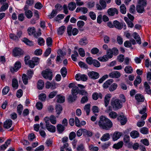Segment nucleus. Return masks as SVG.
Here are the masks:
<instances>
[{
    "label": "nucleus",
    "mask_w": 151,
    "mask_h": 151,
    "mask_svg": "<svg viewBox=\"0 0 151 151\" xmlns=\"http://www.w3.org/2000/svg\"><path fill=\"white\" fill-rule=\"evenodd\" d=\"M98 124L101 129L106 130L109 129L113 126L112 123L111 121L104 116L100 117Z\"/></svg>",
    "instance_id": "f257e3e1"
},
{
    "label": "nucleus",
    "mask_w": 151,
    "mask_h": 151,
    "mask_svg": "<svg viewBox=\"0 0 151 151\" xmlns=\"http://www.w3.org/2000/svg\"><path fill=\"white\" fill-rule=\"evenodd\" d=\"M111 49L108 50L106 54L103 57H100L98 59L101 62H106L109 59L111 58L113 56V54Z\"/></svg>",
    "instance_id": "f03ea898"
},
{
    "label": "nucleus",
    "mask_w": 151,
    "mask_h": 151,
    "mask_svg": "<svg viewBox=\"0 0 151 151\" xmlns=\"http://www.w3.org/2000/svg\"><path fill=\"white\" fill-rule=\"evenodd\" d=\"M42 76L46 79L51 80L52 78V74L50 69H47L43 71L42 73Z\"/></svg>",
    "instance_id": "7ed1b4c3"
},
{
    "label": "nucleus",
    "mask_w": 151,
    "mask_h": 151,
    "mask_svg": "<svg viewBox=\"0 0 151 151\" xmlns=\"http://www.w3.org/2000/svg\"><path fill=\"white\" fill-rule=\"evenodd\" d=\"M111 105L115 109H120L122 106L120 101L118 99L114 100V98H113L111 101Z\"/></svg>",
    "instance_id": "20e7f679"
},
{
    "label": "nucleus",
    "mask_w": 151,
    "mask_h": 151,
    "mask_svg": "<svg viewBox=\"0 0 151 151\" xmlns=\"http://www.w3.org/2000/svg\"><path fill=\"white\" fill-rule=\"evenodd\" d=\"M75 78L77 81H85L87 80V77L86 75L78 73L76 75Z\"/></svg>",
    "instance_id": "39448f33"
},
{
    "label": "nucleus",
    "mask_w": 151,
    "mask_h": 151,
    "mask_svg": "<svg viewBox=\"0 0 151 151\" xmlns=\"http://www.w3.org/2000/svg\"><path fill=\"white\" fill-rule=\"evenodd\" d=\"M13 53L15 57L20 56L23 54V52L20 48L16 47L13 50Z\"/></svg>",
    "instance_id": "423d86ee"
},
{
    "label": "nucleus",
    "mask_w": 151,
    "mask_h": 151,
    "mask_svg": "<svg viewBox=\"0 0 151 151\" xmlns=\"http://www.w3.org/2000/svg\"><path fill=\"white\" fill-rule=\"evenodd\" d=\"M108 14L110 16H113L115 14H118V12L115 8H111L109 9L107 11Z\"/></svg>",
    "instance_id": "0eeeda50"
},
{
    "label": "nucleus",
    "mask_w": 151,
    "mask_h": 151,
    "mask_svg": "<svg viewBox=\"0 0 151 151\" xmlns=\"http://www.w3.org/2000/svg\"><path fill=\"white\" fill-rule=\"evenodd\" d=\"M117 119L120 122L122 125H124L127 122V119L123 114H122L117 117Z\"/></svg>",
    "instance_id": "6e6552de"
},
{
    "label": "nucleus",
    "mask_w": 151,
    "mask_h": 151,
    "mask_svg": "<svg viewBox=\"0 0 151 151\" xmlns=\"http://www.w3.org/2000/svg\"><path fill=\"white\" fill-rule=\"evenodd\" d=\"M109 76L111 78H118L120 76L121 74L119 72L115 71L110 73Z\"/></svg>",
    "instance_id": "1a4fd4ad"
},
{
    "label": "nucleus",
    "mask_w": 151,
    "mask_h": 151,
    "mask_svg": "<svg viewBox=\"0 0 151 151\" xmlns=\"http://www.w3.org/2000/svg\"><path fill=\"white\" fill-rule=\"evenodd\" d=\"M21 67V65L20 62H17L15 64L14 68H11L10 70L12 72L17 71Z\"/></svg>",
    "instance_id": "9d476101"
},
{
    "label": "nucleus",
    "mask_w": 151,
    "mask_h": 151,
    "mask_svg": "<svg viewBox=\"0 0 151 151\" xmlns=\"http://www.w3.org/2000/svg\"><path fill=\"white\" fill-rule=\"evenodd\" d=\"M88 75L91 78L94 79L98 78L99 77V74L94 71L89 72L88 73Z\"/></svg>",
    "instance_id": "9b49d317"
},
{
    "label": "nucleus",
    "mask_w": 151,
    "mask_h": 151,
    "mask_svg": "<svg viewBox=\"0 0 151 151\" xmlns=\"http://www.w3.org/2000/svg\"><path fill=\"white\" fill-rule=\"evenodd\" d=\"M88 11L87 8L83 7L77 8L76 11L77 12H81L83 14H85Z\"/></svg>",
    "instance_id": "f8f14e48"
},
{
    "label": "nucleus",
    "mask_w": 151,
    "mask_h": 151,
    "mask_svg": "<svg viewBox=\"0 0 151 151\" xmlns=\"http://www.w3.org/2000/svg\"><path fill=\"white\" fill-rule=\"evenodd\" d=\"M28 9H25V7H24L25 14L28 19H30L32 16V13L31 10H28Z\"/></svg>",
    "instance_id": "ddd939ff"
},
{
    "label": "nucleus",
    "mask_w": 151,
    "mask_h": 151,
    "mask_svg": "<svg viewBox=\"0 0 151 151\" xmlns=\"http://www.w3.org/2000/svg\"><path fill=\"white\" fill-rule=\"evenodd\" d=\"M122 133L119 132H114L112 136L113 141H115L121 137Z\"/></svg>",
    "instance_id": "4468645a"
},
{
    "label": "nucleus",
    "mask_w": 151,
    "mask_h": 151,
    "mask_svg": "<svg viewBox=\"0 0 151 151\" xmlns=\"http://www.w3.org/2000/svg\"><path fill=\"white\" fill-rule=\"evenodd\" d=\"M46 127L47 129L50 132H55V127L50 124L46 125Z\"/></svg>",
    "instance_id": "2eb2a0df"
},
{
    "label": "nucleus",
    "mask_w": 151,
    "mask_h": 151,
    "mask_svg": "<svg viewBox=\"0 0 151 151\" xmlns=\"http://www.w3.org/2000/svg\"><path fill=\"white\" fill-rule=\"evenodd\" d=\"M12 124V121L10 119H8L4 122V127L5 128L9 129L11 127Z\"/></svg>",
    "instance_id": "dca6fc26"
},
{
    "label": "nucleus",
    "mask_w": 151,
    "mask_h": 151,
    "mask_svg": "<svg viewBox=\"0 0 151 151\" xmlns=\"http://www.w3.org/2000/svg\"><path fill=\"white\" fill-rule=\"evenodd\" d=\"M136 100L138 102H142L144 101V97L142 94L140 93H138L136 94L135 96Z\"/></svg>",
    "instance_id": "f3484780"
},
{
    "label": "nucleus",
    "mask_w": 151,
    "mask_h": 151,
    "mask_svg": "<svg viewBox=\"0 0 151 151\" xmlns=\"http://www.w3.org/2000/svg\"><path fill=\"white\" fill-rule=\"evenodd\" d=\"M113 24L116 28L119 29H121L123 27V24L116 20L114 22Z\"/></svg>",
    "instance_id": "a211bd4d"
},
{
    "label": "nucleus",
    "mask_w": 151,
    "mask_h": 151,
    "mask_svg": "<svg viewBox=\"0 0 151 151\" xmlns=\"http://www.w3.org/2000/svg\"><path fill=\"white\" fill-rule=\"evenodd\" d=\"M28 34L29 35H34L36 32V29L34 27H29L27 29Z\"/></svg>",
    "instance_id": "6ab92c4d"
},
{
    "label": "nucleus",
    "mask_w": 151,
    "mask_h": 151,
    "mask_svg": "<svg viewBox=\"0 0 151 151\" xmlns=\"http://www.w3.org/2000/svg\"><path fill=\"white\" fill-rule=\"evenodd\" d=\"M110 138L109 133H106L104 134L101 138L100 139L102 141H106L108 140Z\"/></svg>",
    "instance_id": "aec40b11"
},
{
    "label": "nucleus",
    "mask_w": 151,
    "mask_h": 151,
    "mask_svg": "<svg viewBox=\"0 0 151 151\" xmlns=\"http://www.w3.org/2000/svg\"><path fill=\"white\" fill-rule=\"evenodd\" d=\"M92 97L94 100H96L99 98H100L101 99H102V95L100 93H98L96 92H95L93 93Z\"/></svg>",
    "instance_id": "412c9836"
},
{
    "label": "nucleus",
    "mask_w": 151,
    "mask_h": 151,
    "mask_svg": "<svg viewBox=\"0 0 151 151\" xmlns=\"http://www.w3.org/2000/svg\"><path fill=\"white\" fill-rule=\"evenodd\" d=\"M111 97V94H108L105 96L104 98L105 106L107 107L109 104L110 99Z\"/></svg>",
    "instance_id": "4be33fe9"
},
{
    "label": "nucleus",
    "mask_w": 151,
    "mask_h": 151,
    "mask_svg": "<svg viewBox=\"0 0 151 151\" xmlns=\"http://www.w3.org/2000/svg\"><path fill=\"white\" fill-rule=\"evenodd\" d=\"M113 80L112 79H109L106 81L103 84V86L104 88H108L113 82Z\"/></svg>",
    "instance_id": "5701e85b"
},
{
    "label": "nucleus",
    "mask_w": 151,
    "mask_h": 151,
    "mask_svg": "<svg viewBox=\"0 0 151 151\" xmlns=\"http://www.w3.org/2000/svg\"><path fill=\"white\" fill-rule=\"evenodd\" d=\"M134 38L136 40L137 42L139 44L141 43V38L137 32H134L133 34Z\"/></svg>",
    "instance_id": "b1692460"
},
{
    "label": "nucleus",
    "mask_w": 151,
    "mask_h": 151,
    "mask_svg": "<svg viewBox=\"0 0 151 151\" xmlns=\"http://www.w3.org/2000/svg\"><path fill=\"white\" fill-rule=\"evenodd\" d=\"M88 43V40L85 37L81 38L79 41V44L81 45H86Z\"/></svg>",
    "instance_id": "393cba45"
},
{
    "label": "nucleus",
    "mask_w": 151,
    "mask_h": 151,
    "mask_svg": "<svg viewBox=\"0 0 151 151\" xmlns=\"http://www.w3.org/2000/svg\"><path fill=\"white\" fill-rule=\"evenodd\" d=\"M145 6L140 5H138L136 7V10L137 12L139 13H143L145 11L144 7Z\"/></svg>",
    "instance_id": "a878e982"
},
{
    "label": "nucleus",
    "mask_w": 151,
    "mask_h": 151,
    "mask_svg": "<svg viewBox=\"0 0 151 151\" xmlns=\"http://www.w3.org/2000/svg\"><path fill=\"white\" fill-rule=\"evenodd\" d=\"M144 84L145 88V91L148 94H151V89H150V86L147 82H145Z\"/></svg>",
    "instance_id": "bb28decb"
},
{
    "label": "nucleus",
    "mask_w": 151,
    "mask_h": 151,
    "mask_svg": "<svg viewBox=\"0 0 151 151\" xmlns=\"http://www.w3.org/2000/svg\"><path fill=\"white\" fill-rule=\"evenodd\" d=\"M124 70L126 73L130 74L132 73L133 69L131 66L128 65L125 67Z\"/></svg>",
    "instance_id": "cd10ccee"
},
{
    "label": "nucleus",
    "mask_w": 151,
    "mask_h": 151,
    "mask_svg": "<svg viewBox=\"0 0 151 151\" xmlns=\"http://www.w3.org/2000/svg\"><path fill=\"white\" fill-rule=\"evenodd\" d=\"M55 110L57 114L59 115L61 113L63 110L62 106L60 104L56 105L55 107Z\"/></svg>",
    "instance_id": "c85d7f7f"
},
{
    "label": "nucleus",
    "mask_w": 151,
    "mask_h": 151,
    "mask_svg": "<svg viewBox=\"0 0 151 151\" xmlns=\"http://www.w3.org/2000/svg\"><path fill=\"white\" fill-rule=\"evenodd\" d=\"M46 88L48 89L50 88H56L55 84L53 83H51L49 82H47L46 83Z\"/></svg>",
    "instance_id": "c756f323"
},
{
    "label": "nucleus",
    "mask_w": 151,
    "mask_h": 151,
    "mask_svg": "<svg viewBox=\"0 0 151 151\" xmlns=\"http://www.w3.org/2000/svg\"><path fill=\"white\" fill-rule=\"evenodd\" d=\"M57 130L59 133H61L65 129L64 127L61 124H58L57 126Z\"/></svg>",
    "instance_id": "7c9ffc66"
},
{
    "label": "nucleus",
    "mask_w": 151,
    "mask_h": 151,
    "mask_svg": "<svg viewBox=\"0 0 151 151\" xmlns=\"http://www.w3.org/2000/svg\"><path fill=\"white\" fill-rule=\"evenodd\" d=\"M34 3V0H26L24 7L25 9L29 8V6L32 5Z\"/></svg>",
    "instance_id": "2f4dec72"
},
{
    "label": "nucleus",
    "mask_w": 151,
    "mask_h": 151,
    "mask_svg": "<svg viewBox=\"0 0 151 151\" xmlns=\"http://www.w3.org/2000/svg\"><path fill=\"white\" fill-rule=\"evenodd\" d=\"M69 9L71 11L74 10L76 7V3L73 2L70 3L68 6Z\"/></svg>",
    "instance_id": "473e14b6"
},
{
    "label": "nucleus",
    "mask_w": 151,
    "mask_h": 151,
    "mask_svg": "<svg viewBox=\"0 0 151 151\" xmlns=\"http://www.w3.org/2000/svg\"><path fill=\"white\" fill-rule=\"evenodd\" d=\"M131 137L133 138H136L139 136V134L138 132L136 131H133L130 133Z\"/></svg>",
    "instance_id": "72a5a7b5"
},
{
    "label": "nucleus",
    "mask_w": 151,
    "mask_h": 151,
    "mask_svg": "<svg viewBox=\"0 0 151 151\" xmlns=\"http://www.w3.org/2000/svg\"><path fill=\"white\" fill-rule=\"evenodd\" d=\"M37 88L39 89H42L44 86V83L42 80H39L37 82Z\"/></svg>",
    "instance_id": "f704fd0d"
},
{
    "label": "nucleus",
    "mask_w": 151,
    "mask_h": 151,
    "mask_svg": "<svg viewBox=\"0 0 151 151\" xmlns=\"http://www.w3.org/2000/svg\"><path fill=\"white\" fill-rule=\"evenodd\" d=\"M57 102L59 103H63L65 100V98L63 96L59 95L57 96Z\"/></svg>",
    "instance_id": "c9c22d12"
},
{
    "label": "nucleus",
    "mask_w": 151,
    "mask_h": 151,
    "mask_svg": "<svg viewBox=\"0 0 151 151\" xmlns=\"http://www.w3.org/2000/svg\"><path fill=\"white\" fill-rule=\"evenodd\" d=\"M123 143L122 141H120L117 144H114L113 145V147L116 149H118L122 147Z\"/></svg>",
    "instance_id": "e433bc0d"
},
{
    "label": "nucleus",
    "mask_w": 151,
    "mask_h": 151,
    "mask_svg": "<svg viewBox=\"0 0 151 151\" xmlns=\"http://www.w3.org/2000/svg\"><path fill=\"white\" fill-rule=\"evenodd\" d=\"M78 88L76 86L74 87L72 89L71 93L73 96H76V95L78 93Z\"/></svg>",
    "instance_id": "4c0bfd02"
},
{
    "label": "nucleus",
    "mask_w": 151,
    "mask_h": 151,
    "mask_svg": "<svg viewBox=\"0 0 151 151\" xmlns=\"http://www.w3.org/2000/svg\"><path fill=\"white\" fill-rule=\"evenodd\" d=\"M12 87L15 89H17L18 86V82L17 80L13 79L12 81Z\"/></svg>",
    "instance_id": "58836bf2"
},
{
    "label": "nucleus",
    "mask_w": 151,
    "mask_h": 151,
    "mask_svg": "<svg viewBox=\"0 0 151 151\" xmlns=\"http://www.w3.org/2000/svg\"><path fill=\"white\" fill-rule=\"evenodd\" d=\"M23 42L26 44L27 45L29 46H31L33 45V42L29 40L26 38H24L22 40Z\"/></svg>",
    "instance_id": "ea45409f"
},
{
    "label": "nucleus",
    "mask_w": 151,
    "mask_h": 151,
    "mask_svg": "<svg viewBox=\"0 0 151 151\" xmlns=\"http://www.w3.org/2000/svg\"><path fill=\"white\" fill-rule=\"evenodd\" d=\"M141 82V78L139 76H137L135 80L134 81V84L135 86H137V84H140Z\"/></svg>",
    "instance_id": "a19ab883"
},
{
    "label": "nucleus",
    "mask_w": 151,
    "mask_h": 151,
    "mask_svg": "<svg viewBox=\"0 0 151 151\" xmlns=\"http://www.w3.org/2000/svg\"><path fill=\"white\" fill-rule=\"evenodd\" d=\"M144 55H141L139 57H135L134 59L135 62L137 64L140 63L141 60H142L144 58Z\"/></svg>",
    "instance_id": "79ce46f5"
},
{
    "label": "nucleus",
    "mask_w": 151,
    "mask_h": 151,
    "mask_svg": "<svg viewBox=\"0 0 151 151\" xmlns=\"http://www.w3.org/2000/svg\"><path fill=\"white\" fill-rule=\"evenodd\" d=\"M117 86V84L116 83H114L109 87V90L110 91H113L116 89Z\"/></svg>",
    "instance_id": "37998d69"
},
{
    "label": "nucleus",
    "mask_w": 151,
    "mask_h": 151,
    "mask_svg": "<svg viewBox=\"0 0 151 151\" xmlns=\"http://www.w3.org/2000/svg\"><path fill=\"white\" fill-rule=\"evenodd\" d=\"M65 28V27L64 26H62L60 27L58 30V34L60 35H62L64 32Z\"/></svg>",
    "instance_id": "c03bdc74"
},
{
    "label": "nucleus",
    "mask_w": 151,
    "mask_h": 151,
    "mask_svg": "<svg viewBox=\"0 0 151 151\" xmlns=\"http://www.w3.org/2000/svg\"><path fill=\"white\" fill-rule=\"evenodd\" d=\"M22 78L24 83L25 84H27L28 82V80L29 79L27 75L25 74H23Z\"/></svg>",
    "instance_id": "a18cd8bd"
},
{
    "label": "nucleus",
    "mask_w": 151,
    "mask_h": 151,
    "mask_svg": "<svg viewBox=\"0 0 151 151\" xmlns=\"http://www.w3.org/2000/svg\"><path fill=\"white\" fill-rule=\"evenodd\" d=\"M90 104H86L84 107V110L86 111L87 115H88L90 111Z\"/></svg>",
    "instance_id": "49530a36"
},
{
    "label": "nucleus",
    "mask_w": 151,
    "mask_h": 151,
    "mask_svg": "<svg viewBox=\"0 0 151 151\" xmlns=\"http://www.w3.org/2000/svg\"><path fill=\"white\" fill-rule=\"evenodd\" d=\"M109 116L111 118L115 119L117 117V114L116 112L112 111L109 113Z\"/></svg>",
    "instance_id": "de8ad7c7"
},
{
    "label": "nucleus",
    "mask_w": 151,
    "mask_h": 151,
    "mask_svg": "<svg viewBox=\"0 0 151 151\" xmlns=\"http://www.w3.org/2000/svg\"><path fill=\"white\" fill-rule=\"evenodd\" d=\"M62 76L63 77L66 76L67 74V71L66 68L64 67H63L60 70Z\"/></svg>",
    "instance_id": "09e8293b"
},
{
    "label": "nucleus",
    "mask_w": 151,
    "mask_h": 151,
    "mask_svg": "<svg viewBox=\"0 0 151 151\" xmlns=\"http://www.w3.org/2000/svg\"><path fill=\"white\" fill-rule=\"evenodd\" d=\"M50 121L52 124H56L57 122L56 118L54 115H51L50 117Z\"/></svg>",
    "instance_id": "8fccbe9b"
},
{
    "label": "nucleus",
    "mask_w": 151,
    "mask_h": 151,
    "mask_svg": "<svg viewBox=\"0 0 151 151\" xmlns=\"http://www.w3.org/2000/svg\"><path fill=\"white\" fill-rule=\"evenodd\" d=\"M73 29L72 26L71 25H69L68 27L67 28V32L68 36H71L72 35Z\"/></svg>",
    "instance_id": "3c124183"
},
{
    "label": "nucleus",
    "mask_w": 151,
    "mask_h": 151,
    "mask_svg": "<svg viewBox=\"0 0 151 151\" xmlns=\"http://www.w3.org/2000/svg\"><path fill=\"white\" fill-rule=\"evenodd\" d=\"M120 11L123 14H125L126 12V8L124 4H122L120 7Z\"/></svg>",
    "instance_id": "603ef678"
},
{
    "label": "nucleus",
    "mask_w": 151,
    "mask_h": 151,
    "mask_svg": "<svg viewBox=\"0 0 151 151\" xmlns=\"http://www.w3.org/2000/svg\"><path fill=\"white\" fill-rule=\"evenodd\" d=\"M9 37L10 38L13 40L17 41L19 39L17 35L13 33H11L9 35Z\"/></svg>",
    "instance_id": "864d4df0"
},
{
    "label": "nucleus",
    "mask_w": 151,
    "mask_h": 151,
    "mask_svg": "<svg viewBox=\"0 0 151 151\" xmlns=\"http://www.w3.org/2000/svg\"><path fill=\"white\" fill-rule=\"evenodd\" d=\"M78 56V54L77 52L74 51V54L71 55V58L73 60L76 61H77V57Z\"/></svg>",
    "instance_id": "5fc2aeb1"
},
{
    "label": "nucleus",
    "mask_w": 151,
    "mask_h": 151,
    "mask_svg": "<svg viewBox=\"0 0 151 151\" xmlns=\"http://www.w3.org/2000/svg\"><path fill=\"white\" fill-rule=\"evenodd\" d=\"M83 134L88 137L91 136L92 135V133L89 130H87L85 129L83 130Z\"/></svg>",
    "instance_id": "6e6d98bb"
},
{
    "label": "nucleus",
    "mask_w": 151,
    "mask_h": 151,
    "mask_svg": "<svg viewBox=\"0 0 151 151\" xmlns=\"http://www.w3.org/2000/svg\"><path fill=\"white\" fill-rule=\"evenodd\" d=\"M9 90V88L7 86L5 87L3 89L2 91V94L5 95L6 94Z\"/></svg>",
    "instance_id": "4d7b16f0"
},
{
    "label": "nucleus",
    "mask_w": 151,
    "mask_h": 151,
    "mask_svg": "<svg viewBox=\"0 0 151 151\" xmlns=\"http://www.w3.org/2000/svg\"><path fill=\"white\" fill-rule=\"evenodd\" d=\"M52 41L50 37L47 38L46 39V44L48 47H51L52 45Z\"/></svg>",
    "instance_id": "13d9d810"
},
{
    "label": "nucleus",
    "mask_w": 151,
    "mask_h": 151,
    "mask_svg": "<svg viewBox=\"0 0 151 151\" xmlns=\"http://www.w3.org/2000/svg\"><path fill=\"white\" fill-rule=\"evenodd\" d=\"M8 5L7 3H6L4 4L1 7L0 11L4 12L5 11L8 9Z\"/></svg>",
    "instance_id": "bf43d9fd"
},
{
    "label": "nucleus",
    "mask_w": 151,
    "mask_h": 151,
    "mask_svg": "<svg viewBox=\"0 0 151 151\" xmlns=\"http://www.w3.org/2000/svg\"><path fill=\"white\" fill-rule=\"evenodd\" d=\"M46 95L44 93H41L39 96V99L42 101H45L46 100Z\"/></svg>",
    "instance_id": "052dcab7"
},
{
    "label": "nucleus",
    "mask_w": 151,
    "mask_h": 151,
    "mask_svg": "<svg viewBox=\"0 0 151 151\" xmlns=\"http://www.w3.org/2000/svg\"><path fill=\"white\" fill-rule=\"evenodd\" d=\"M89 149L92 151H98L99 150L98 147L94 146L92 145L89 146Z\"/></svg>",
    "instance_id": "680f3d73"
},
{
    "label": "nucleus",
    "mask_w": 151,
    "mask_h": 151,
    "mask_svg": "<svg viewBox=\"0 0 151 151\" xmlns=\"http://www.w3.org/2000/svg\"><path fill=\"white\" fill-rule=\"evenodd\" d=\"M140 132L143 134H147L148 132V129L145 127H142L140 129Z\"/></svg>",
    "instance_id": "e2e57ef3"
},
{
    "label": "nucleus",
    "mask_w": 151,
    "mask_h": 151,
    "mask_svg": "<svg viewBox=\"0 0 151 151\" xmlns=\"http://www.w3.org/2000/svg\"><path fill=\"white\" fill-rule=\"evenodd\" d=\"M38 43L40 45H43L45 44V41L42 37H40L38 39Z\"/></svg>",
    "instance_id": "0e129e2a"
},
{
    "label": "nucleus",
    "mask_w": 151,
    "mask_h": 151,
    "mask_svg": "<svg viewBox=\"0 0 151 151\" xmlns=\"http://www.w3.org/2000/svg\"><path fill=\"white\" fill-rule=\"evenodd\" d=\"M51 48L48 47L46 50L45 52L44 53V56L46 57H47L51 53Z\"/></svg>",
    "instance_id": "69168bd1"
},
{
    "label": "nucleus",
    "mask_w": 151,
    "mask_h": 151,
    "mask_svg": "<svg viewBox=\"0 0 151 151\" xmlns=\"http://www.w3.org/2000/svg\"><path fill=\"white\" fill-rule=\"evenodd\" d=\"M23 108V106L21 104L19 105L17 107V111L18 113L19 114L21 115L22 110Z\"/></svg>",
    "instance_id": "338daca9"
},
{
    "label": "nucleus",
    "mask_w": 151,
    "mask_h": 151,
    "mask_svg": "<svg viewBox=\"0 0 151 151\" xmlns=\"http://www.w3.org/2000/svg\"><path fill=\"white\" fill-rule=\"evenodd\" d=\"M36 106L37 108L39 110H41L43 107V104L42 103L40 102H38L36 104Z\"/></svg>",
    "instance_id": "774afa93"
}]
</instances>
